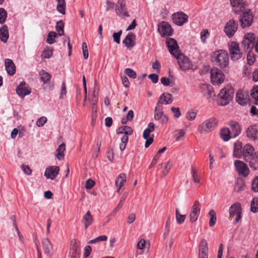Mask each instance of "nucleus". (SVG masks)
Returning a JSON list of instances; mask_svg holds the SVG:
<instances>
[{
  "mask_svg": "<svg viewBox=\"0 0 258 258\" xmlns=\"http://www.w3.org/2000/svg\"><path fill=\"white\" fill-rule=\"evenodd\" d=\"M212 58L217 65L222 68L226 67L229 63V55L226 50H219L215 51Z\"/></svg>",
  "mask_w": 258,
  "mask_h": 258,
  "instance_id": "f257e3e1",
  "label": "nucleus"
},
{
  "mask_svg": "<svg viewBox=\"0 0 258 258\" xmlns=\"http://www.w3.org/2000/svg\"><path fill=\"white\" fill-rule=\"evenodd\" d=\"M234 95V89L231 86H226L222 89L218 94V96L221 99L220 104L226 105L232 100Z\"/></svg>",
  "mask_w": 258,
  "mask_h": 258,
  "instance_id": "f03ea898",
  "label": "nucleus"
},
{
  "mask_svg": "<svg viewBox=\"0 0 258 258\" xmlns=\"http://www.w3.org/2000/svg\"><path fill=\"white\" fill-rule=\"evenodd\" d=\"M217 124V119L215 117H211L201 123L198 131L201 133H209L215 129Z\"/></svg>",
  "mask_w": 258,
  "mask_h": 258,
  "instance_id": "7ed1b4c3",
  "label": "nucleus"
},
{
  "mask_svg": "<svg viewBox=\"0 0 258 258\" xmlns=\"http://www.w3.org/2000/svg\"><path fill=\"white\" fill-rule=\"evenodd\" d=\"M241 44L245 50L255 47V51L258 52V38L255 43V37L252 33H247L245 35Z\"/></svg>",
  "mask_w": 258,
  "mask_h": 258,
  "instance_id": "20e7f679",
  "label": "nucleus"
},
{
  "mask_svg": "<svg viewBox=\"0 0 258 258\" xmlns=\"http://www.w3.org/2000/svg\"><path fill=\"white\" fill-rule=\"evenodd\" d=\"M211 80L213 85L221 84L225 80V76L222 71L217 68L211 71Z\"/></svg>",
  "mask_w": 258,
  "mask_h": 258,
  "instance_id": "39448f33",
  "label": "nucleus"
},
{
  "mask_svg": "<svg viewBox=\"0 0 258 258\" xmlns=\"http://www.w3.org/2000/svg\"><path fill=\"white\" fill-rule=\"evenodd\" d=\"M174 57L177 59L178 64L182 71L185 72L192 69V64L187 57L180 53Z\"/></svg>",
  "mask_w": 258,
  "mask_h": 258,
  "instance_id": "423d86ee",
  "label": "nucleus"
},
{
  "mask_svg": "<svg viewBox=\"0 0 258 258\" xmlns=\"http://www.w3.org/2000/svg\"><path fill=\"white\" fill-rule=\"evenodd\" d=\"M229 49L231 58L233 61H236L242 57L243 53L241 52L237 43L232 42L229 44Z\"/></svg>",
  "mask_w": 258,
  "mask_h": 258,
  "instance_id": "0eeeda50",
  "label": "nucleus"
},
{
  "mask_svg": "<svg viewBox=\"0 0 258 258\" xmlns=\"http://www.w3.org/2000/svg\"><path fill=\"white\" fill-rule=\"evenodd\" d=\"M238 22L233 19L229 20L224 27V32L229 38L232 37L238 29Z\"/></svg>",
  "mask_w": 258,
  "mask_h": 258,
  "instance_id": "6e6552de",
  "label": "nucleus"
},
{
  "mask_svg": "<svg viewBox=\"0 0 258 258\" xmlns=\"http://www.w3.org/2000/svg\"><path fill=\"white\" fill-rule=\"evenodd\" d=\"M242 208L239 203H236L231 205L229 209V215L230 218H233L236 216L235 223H237L241 218Z\"/></svg>",
  "mask_w": 258,
  "mask_h": 258,
  "instance_id": "1a4fd4ad",
  "label": "nucleus"
},
{
  "mask_svg": "<svg viewBox=\"0 0 258 258\" xmlns=\"http://www.w3.org/2000/svg\"><path fill=\"white\" fill-rule=\"evenodd\" d=\"M116 14L121 17H129L127 10L126 2L124 0H118L115 6Z\"/></svg>",
  "mask_w": 258,
  "mask_h": 258,
  "instance_id": "9d476101",
  "label": "nucleus"
},
{
  "mask_svg": "<svg viewBox=\"0 0 258 258\" xmlns=\"http://www.w3.org/2000/svg\"><path fill=\"white\" fill-rule=\"evenodd\" d=\"M253 16L250 10L243 12L240 17V22L242 28L250 26L252 23Z\"/></svg>",
  "mask_w": 258,
  "mask_h": 258,
  "instance_id": "9b49d317",
  "label": "nucleus"
},
{
  "mask_svg": "<svg viewBox=\"0 0 258 258\" xmlns=\"http://www.w3.org/2000/svg\"><path fill=\"white\" fill-rule=\"evenodd\" d=\"M200 212L201 205L200 202L198 200H196L195 201L190 212L189 218L190 222H195L198 220Z\"/></svg>",
  "mask_w": 258,
  "mask_h": 258,
  "instance_id": "f8f14e48",
  "label": "nucleus"
},
{
  "mask_svg": "<svg viewBox=\"0 0 258 258\" xmlns=\"http://www.w3.org/2000/svg\"><path fill=\"white\" fill-rule=\"evenodd\" d=\"M80 245V242L77 239H74L72 240L69 251L70 258H79Z\"/></svg>",
  "mask_w": 258,
  "mask_h": 258,
  "instance_id": "ddd939ff",
  "label": "nucleus"
},
{
  "mask_svg": "<svg viewBox=\"0 0 258 258\" xmlns=\"http://www.w3.org/2000/svg\"><path fill=\"white\" fill-rule=\"evenodd\" d=\"M234 165L236 171L239 175L243 177H246L248 175L249 172V168L243 162L240 160H236L234 162Z\"/></svg>",
  "mask_w": 258,
  "mask_h": 258,
  "instance_id": "4468645a",
  "label": "nucleus"
},
{
  "mask_svg": "<svg viewBox=\"0 0 258 258\" xmlns=\"http://www.w3.org/2000/svg\"><path fill=\"white\" fill-rule=\"evenodd\" d=\"M166 43L169 51L172 55L175 56L179 54V47L176 41L174 39L172 38L168 39Z\"/></svg>",
  "mask_w": 258,
  "mask_h": 258,
  "instance_id": "2eb2a0df",
  "label": "nucleus"
},
{
  "mask_svg": "<svg viewBox=\"0 0 258 258\" xmlns=\"http://www.w3.org/2000/svg\"><path fill=\"white\" fill-rule=\"evenodd\" d=\"M158 31L163 37H166L172 35L173 30L171 26L166 22H162L158 28Z\"/></svg>",
  "mask_w": 258,
  "mask_h": 258,
  "instance_id": "dca6fc26",
  "label": "nucleus"
},
{
  "mask_svg": "<svg viewBox=\"0 0 258 258\" xmlns=\"http://www.w3.org/2000/svg\"><path fill=\"white\" fill-rule=\"evenodd\" d=\"M172 17L173 22L178 26L183 25L188 18V16L182 12L174 14Z\"/></svg>",
  "mask_w": 258,
  "mask_h": 258,
  "instance_id": "f3484780",
  "label": "nucleus"
},
{
  "mask_svg": "<svg viewBox=\"0 0 258 258\" xmlns=\"http://www.w3.org/2000/svg\"><path fill=\"white\" fill-rule=\"evenodd\" d=\"M59 171L58 166H52L47 167L45 171L44 176L47 178L54 179L58 175Z\"/></svg>",
  "mask_w": 258,
  "mask_h": 258,
  "instance_id": "a211bd4d",
  "label": "nucleus"
},
{
  "mask_svg": "<svg viewBox=\"0 0 258 258\" xmlns=\"http://www.w3.org/2000/svg\"><path fill=\"white\" fill-rule=\"evenodd\" d=\"M236 100L239 104L245 105L249 102V96L246 92L240 90L236 93Z\"/></svg>",
  "mask_w": 258,
  "mask_h": 258,
  "instance_id": "6ab92c4d",
  "label": "nucleus"
},
{
  "mask_svg": "<svg viewBox=\"0 0 258 258\" xmlns=\"http://www.w3.org/2000/svg\"><path fill=\"white\" fill-rule=\"evenodd\" d=\"M208 243L205 239H202L200 242L199 249V258H208Z\"/></svg>",
  "mask_w": 258,
  "mask_h": 258,
  "instance_id": "aec40b11",
  "label": "nucleus"
},
{
  "mask_svg": "<svg viewBox=\"0 0 258 258\" xmlns=\"http://www.w3.org/2000/svg\"><path fill=\"white\" fill-rule=\"evenodd\" d=\"M230 2L235 13L238 14L244 9L245 3L243 0H230Z\"/></svg>",
  "mask_w": 258,
  "mask_h": 258,
  "instance_id": "412c9836",
  "label": "nucleus"
},
{
  "mask_svg": "<svg viewBox=\"0 0 258 258\" xmlns=\"http://www.w3.org/2000/svg\"><path fill=\"white\" fill-rule=\"evenodd\" d=\"M202 93L204 96H207L209 98H213L216 95L213 87L207 84H204L201 86Z\"/></svg>",
  "mask_w": 258,
  "mask_h": 258,
  "instance_id": "4be33fe9",
  "label": "nucleus"
},
{
  "mask_svg": "<svg viewBox=\"0 0 258 258\" xmlns=\"http://www.w3.org/2000/svg\"><path fill=\"white\" fill-rule=\"evenodd\" d=\"M16 91L18 95L22 97L31 93V91L28 88V85L25 82H22L18 86Z\"/></svg>",
  "mask_w": 258,
  "mask_h": 258,
  "instance_id": "5701e85b",
  "label": "nucleus"
},
{
  "mask_svg": "<svg viewBox=\"0 0 258 258\" xmlns=\"http://www.w3.org/2000/svg\"><path fill=\"white\" fill-rule=\"evenodd\" d=\"M6 70L10 76H13L16 73V66L13 60L7 58L5 60Z\"/></svg>",
  "mask_w": 258,
  "mask_h": 258,
  "instance_id": "b1692460",
  "label": "nucleus"
},
{
  "mask_svg": "<svg viewBox=\"0 0 258 258\" xmlns=\"http://www.w3.org/2000/svg\"><path fill=\"white\" fill-rule=\"evenodd\" d=\"M254 148L249 144L245 145L242 149V156L245 161H248L254 155Z\"/></svg>",
  "mask_w": 258,
  "mask_h": 258,
  "instance_id": "393cba45",
  "label": "nucleus"
},
{
  "mask_svg": "<svg viewBox=\"0 0 258 258\" xmlns=\"http://www.w3.org/2000/svg\"><path fill=\"white\" fill-rule=\"evenodd\" d=\"M40 80L43 82V86L44 89L46 87H44L45 84H48L51 79V75L44 70H41L39 73Z\"/></svg>",
  "mask_w": 258,
  "mask_h": 258,
  "instance_id": "a878e982",
  "label": "nucleus"
},
{
  "mask_svg": "<svg viewBox=\"0 0 258 258\" xmlns=\"http://www.w3.org/2000/svg\"><path fill=\"white\" fill-rule=\"evenodd\" d=\"M135 35L133 33H130L126 36L125 39L123 40L122 43L124 44L128 48H132L135 45Z\"/></svg>",
  "mask_w": 258,
  "mask_h": 258,
  "instance_id": "bb28decb",
  "label": "nucleus"
},
{
  "mask_svg": "<svg viewBox=\"0 0 258 258\" xmlns=\"http://www.w3.org/2000/svg\"><path fill=\"white\" fill-rule=\"evenodd\" d=\"M247 137L255 139L258 137V126L256 125H252L249 126L246 130Z\"/></svg>",
  "mask_w": 258,
  "mask_h": 258,
  "instance_id": "cd10ccee",
  "label": "nucleus"
},
{
  "mask_svg": "<svg viewBox=\"0 0 258 258\" xmlns=\"http://www.w3.org/2000/svg\"><path fill=\"white\" fill-rule=\"evenodd\" d=\"M230 126L232 137L235 138L240 134L241 129L238 123L235 121H231L230 123Z\"/></svg>",
  "mask_w": 258,
  "mask_h": 258,
  "instance_id": "c85d7f7f",
  "label": "nucleus"
},
{
  "mask_svg": "<svg viewBox=\"0 0 258 258\" xmlns=\"http://www.w3.org/2000/svg\"><path fill=\"white\" fill-rule=\"evenodd\" d=\"M126 181V175L125 173H122L119 175L117 178L115 180V184L117 187V191L119 192V190L121 187L123 185Z\"/></svg>",
  "mask_w": 258,
  "mask_h": 258,
  "instance_id": "c756f323",
  "label": "nucleus"
},
{
  "mask_svg": "<svg viewBox=\"0 0 258 258\" xmlns=\"http://www.w3.org/2000/svg\"><path fill=\"white\" fill-rule=\"evenodd\" d=\"M9 37V30L7 26L3 25L0 28V40L6 43Z\"/></svg>",
  "mask_w": 258,
  "mask_h": 258,
  "instance_id": "7c9ffc66",
  "label": "nucleus"
},
{
  "mask_svg": "<svg viewBox=\"0 0 258 258\" xmlns=\"http://www.w3.org/2000/svg\"><path fill=\"white\" fill-rule=\"evenodd\" d=\"M242 144L240 142H237L234 146L233 156L237 158H240L242 156Z\"/></svg>",
  "mask_w": 258,
  "mask_h": 258,
  "instance_id": "2f4dec72",
  "label": "nucleus"
},
{
  "mask_svg": "<svg viewBox=\"0 0 258 258\" xmlns=\"http://www.w3.org/2000/svg\"><path fill=\"white\" fill-rule=\"evenodd\" d=\"M172 166V164L171 162L168 161L164 163H162L159 164L158 166V169H160L162 167H164V170L162 172L161 177H164L168 173L169 171L170 170L171 167Z\"/></svg>",
  "mask_w": 258,
  "mask_h": 258,
  "instance_id": "473e14b6",
  "label": "nucleus"
},
{
  "mask_svg": "<svg viewBox=\"0 0 258 258\" xmlns=\"http://www.w3.org/2000/svg\"><path fill=\"white\" fill-rule=\"evenodd\" d=\"M158 101L164 104H169L172 102V96L169 93H163L160 96Z\"/></svg>",
  "mask_w": 258,
  "mask_h": 258,
  "instance_id": "72a5a7b5",
  "label": "nucleus"
},
{
  "mask_svg": "<svg viewBox=\"0 0 258 258\" xmlns=\"http://www.w3.org/2000/svg\"><path fill=\"white\" fill-rule=\"evenodd\" d=\"M154 118L161 123H166L168 121V117L164 114L163 112L154 111Z\"/></svg>",
  "mask_w": 258,
  "mask_h": 258,
  "instance_id": "f704fd0d",
  "label": "nucleus"
},
{
  "mask_svg": "<svg viewBox=\"0 0 258 258\" xmlns=\"http://www.w3.org/2000/svg\"><path fill=\"white\" fill-rule=\"evenodd\" d=\"M93 218L91 214L90 211H88L83 216L82 222L84 224L85 228L87 229L92 224Z\"/></svg>",
  "mask_w": 258,
  "mask_h": 258,
  "instance_id": "c9c22d12",
  "label": "nucleus"
},
{
  "mask_svg": "<svg viewBox=\"0 0 258 258\" xmlns=\"http://www.w3.org/2000/svg\"><path fill=\"white\" fill-rule=\"evenodd\" d=\"M66 150V145L64 143L61 144L56 151L55 156L59 160H61L64 158V152Z\"/></svg>",
  "mask_w": 258,
  "mask_h": 258,
  "instance_id": "e433bc0d",
  "label": "nucleus"
},
{
  "mask_svg": "<svg viewBox=\"0 0 258 258\" xmlns=\"http://www.w3.org/2000/svg\"><path fill=\"white\" fill-rule=\"evenodd\" d=\"M248 161H249V164L251 168L255 170L258 168V153H254Z\"/></svg>",
  "mask_w": 258,
  "mask_h": 258,
  "instance_id": "4c0bfd02",
  "label": "nucleus"
},
{
  "mask_svg": "<svg viewBox=\"0 0 258 258\" xmlns=\"http://www.w3.org/2000/svg\"><path fill=\"white\" fill-rule=\"evenodd\" d=\"M42 245L45 253H49L52 249V244L48 238L43 239Z\"/></svg>",
  "mask_w": 258,
  "mask_h": 258,
  "instance_id": "58836bf2",
  "label": "nucleus"
},
{
  "mask_svg": "<svg viewBox=\"0 0 258 258\" xmlns=\"http://www.w3.org/2000/svg\"><path fill=\"white\" fill-rule=\"evenodd\" d=\"M230 135H231V132L227 128L222 129L220 133L221 137L224 141H227L229 140L231 137Z\"/></svg>",
  "mask_w": 258,
  "mask_h": 258,
  "instance_id": "ea45409f",
  "label": "nucleus"
},
{
  "mask_svg": "<svg viewBox=\"0 0 258 258\" xmlns=\"http://www.w3.org/2000/svg\"><path fill=\"white\" fill-rule=\"evenodd\" d=\"M57 2L56 9L57 11L64 15L66 13V2L65 0H59Z\"/></svg>",
  "mask_w": 258,
  "mask_h": 258,
  "instance_id": "a19ab883",
  "label": "nucleus"
},
{
  "mask_svg": "<svg viewBox=\"0 0 258 258\" xmlns=\"http://www.w3.org/2000/svg\"><path fill=\"white\" fill-rule=\"evenodd\" d=\"M176 219L177 223L179 224H182L186 218V215H182L180 213L178 208H177L175 211Z\"/></svg>",
  "mask_w": 258,
  "mask_h": 258,
  "instance_id": "79ce46f5",
  "label": "nucleus"
},
{
  "mask_svg": "<svg viewBox=\"0 0 258 258\" xmlns=\"http://www.w3.org/2000/svg\"><path fill=\"white\" fill-rule=\"evenodd\" d=\"M127 192H125L121 196V197L120 198V199L119 203L118 205L114 209V211H113V212L111 214L112 215L115 214V213L117 211H118L119 210V209L122 207L123 203L124 202V201L125 200V199H126V198L127 197Z\"/></svg>",
  "mask_w": 258,
  "mask_h": 258,
  "instance_id": "37998d69",
  "label": "nucleus"
},
{
  "mask_svg": "<svg viewBox=\"0 0 258 258\" xmlns=\"http://www.w3.org/2000/svg\"><path fill=\"white\" fill-rule=\"evenodd\" d=\"M209 216L210 217V219L209 221V225L210 227H213L215 225L217 218L216 216V212L214 210H211L209 213Z\"/></svg>",
  "mask_w": 258,
  "mask_h": 258,
  "instance_id": "c03bdc74",
  "label": "nucleus"
},
{
  "mask_svg": "<svg viewBox=\"0 0 258 258\" xmlns=\"http://www.w3.org/2000/svg\"><path fill=\"white\" fill-rule=\"evenodd\" d=\"M64 24L63 22L60 20L57 22L56 25V29L58 32L59 36L63 35L64 34Z\"/></svg>",
  "mask_w": 258,
  "mask_h": 258,
  "instance_id": "a18cd8bd",
  "label": "nucleus"
},
{
  "mask_svg": "<svg viewBox=\"0 0 258 258\" xmlns=\"http://www.w3.org/2000/svg\"><path fill=\"white\" fill-rule=\"evenodd\" d=\"M52 49H50L48 47H46L42 52L41 54L42 58H49L52 55Z\"/></svg>",
  "mask_w": 258,
  "mask_h": 258,
  "instance_id": "49530a36",
  "label": "nucleus"
},
{
  "mask_svg": "<svg viewBox=\"0 0 258 258\" xmlns=\"http://www.w3.org/2000/svg\"><path fill=\"white\" fill-rule=\"evenodd\" d=\"M201 41L203 43H206L207 42V39L210 36V33L209 32L208 30L204 29L200 33Z\"/></svg>",
  "mask_w": 258,
  "mask_h": 258,
  "instance_id": "de8ad7c7",
  "label": "nucleus"
},
{
  "mask_svg": "<svg viewBox=\"0 0 258 258\" xmlns=\"http://www.w3.org/2000/svg\"><path fill=\"white\" fill-rule=\"evenodd\" d=\"M251 211L253 213L258 212V198H254L252 199L251 203Z\"/></svg>",
  "mask_w": 258,
  "mask_h": 258,
  "instance_id": "09e8293b",
  "label": "nucleus"
},
{
  "mask_svg": "<svg viewBox=\"0 0 258 258\" xmlns=\"http://www.w3.org/2000/svg\"><path fill=\"white\" fill-rule=\"evenodd\" d=\"M252 98L254 100V104L258 105V86L254 87L251 93Z\"/></svg>",
  "mask_w": 258,
  "mask_h": 258,
  "instance_id": "8fccbe9b",
  "label": "nucleus"
},
{
  "mask_svg": "<svg viewBox=\"0 0 258 258\" xmlns=\"http://www.w3.org/2000/svg\"><path fill=\"white\" fill-rule=\"evenodd\" d=\"M7 17V12L3 8H0V24H4Z\"/></svg>",
  "mask_w": 258,
  "mask_h": 258,
  "instance_id": "3c124183",
  "label": "nucleus"
},
{
  "mask_svg": "<svg viewBox=\"0 0 258 258\" xmlns=\"http://www.w3.org/2000/svg\"><path fill=\"white\" fill-rule=\"evenodd\" d=\"M56 37V33L55 32H50L48 33L47 37L46 42L49 44H52L54 43V38Z\"/></svg>",
  "mask_w": 258,
  "mask_h": 258,
  "instance_id": "603ef678",
  "label": "nucleus"
},
{
  "mask_svg": "<svg viewBox=\"0 0 258 258\" xmlns=\"http://www.w3.org/2000/svg\"><path fill=\"white\" fill-rule=\"evenodd\" d=\"M185 135V132L183 130H176L174 132V136L176 141H179Z\"/></svg>",
  "mask_w": 258,
  "mask_h": 258,
  "instance_id": "864d4df0",
  "label": "nucleus"
},
{
  "mask_svg": "<svg viewBox=\"0 0 258 258\" xmlns=\"http://www.w3.org/2000/svg\"><path fill=\"white\" fill-rule=\"evenodd\" d=\"M107 239H108V237L107 236L101 235V236H100L94 239L91 240L90 241H89V243L92 244V243H97L98 242L101 241H106L107 240Z\"/></svg>",
  "mask_w": 258,
  "mask_h": 258,
  "instance_id": "5fc2aeb1",
  "label": "nucleus"
},
{
  "mask_svg": "<svg viewBox=\"0 0 258 258\" xmlns=\"http://www.w3.org/2000/svg\"><path fill=\"white\" fill-rule=\"evenodd\" d=\"M124 72L128 77L135 79L137 77L136 73L132 69L127 68L125 69Z\"/></svg>",
  "mask_w": 258,
  "mask_h": 258,
  "instance_id": "6e6d98bb",
  "label": "nucleus"
},
{
  "mask_svg": "<svg viewBox=\"0 0 258 258\" xmlns=\"http://www.w3.org/2000/svg\"><path fill=\"white\" fill-rule=\"evenodd\" d=\"M92 117V119H95L97 115V104H91Z\"/></svg>",
  "mask_w": 258,
  "mask_h": 258,
  "instance_id": "4d7b16f0",
  "label": "nucleus"
},
{
  "mask_svg": "<svg viewBox=\"0 0 258 258\" xmlns=\"http://www.w3.org/2000/svg\"><path fill=\"white\" fill-rule=\"evenodd\" d=\"M82 50L83 53V56L85 59H87L89 56L88 50L87 45L86 42L82 43Z\"/></svg>",
  "mask_w": 258,
  "mask_h": 258,
  "instance_id": "13d9d810",
  "label": "nucleus"
},
{
  "mask_svg": "<svg viewBox=\"0 0 258 258\" xmlns=\"http://www.w3.org/2000/svg\"><path fill=\"white\" fill-rule=\"evenodd\" d=\"M122 31L120 30L118 32L114 33L112 35L114 41L117 44L120 43V37Z\"/></svg>",
  "mask_w": 258,
  "mask_h": 258,
  "instance_id": "bf43d9fd",
  "label": "nucleus"
},
{
  "mask_svg": "<svg viewBox=\"0 0 258 258\" xmlns=\"http://www.w3.org/2000/svg\"><path fill=\"white\" fill-rule=\"evenodd\" d=\"M47 118L46 117L42 116L39 118L37 121H36V125L38 127H41L44 125V124L46 122Z\"/></svg>",
  "mask_w": 258,
  "mask_h": 258,
  "instance_id": "052dcab7",
  "label": "nucleus"
},
{
  "mask_svg": "<svg viewBox=\"0 0 258 258\" xmlns=\"http://www.w3.org/2000/svg\"><path fill=\"white\" fill-rule=\"evenodd\" d=\"M197 116V113L192 111H188L186 113V118L189 120L195 119Z\"/></svg>",
  "mask_w": 258,
  "mask_h": 258,
  "instance_id": "680f3d73",
  "label": "nucleus"
},
{
  "mask_svg": "<svg viewBox=\"0 0 258 258\" xmlns=\"http://www.w3.org/2000/svg\"><path fill=\"white\" fill-rule=\"evenodd\" d=\"M251 189L255 192H258V176L253 180L251 184Z\"/></svg>",
  "mask_w": 258,
  "mask_h": 258,
  "instance_id": "e2e57ef3",
  "label": "nucleus"
},
{
  "mask_svg": "<svg viewBox=\"0 0 258 258\" xmlns=\"http://www.w3.org/2000/svg\"><path fill=\"white\" fill-rule=\"evenodd\" d=\"M191 173L194 182L195 183H199L200 181L199 176L197 174L196 169L194 167L191 168Z\"/></svg>",
  "mask_w": 258,
  "mask_h": 258,
  "instance_id": "0e129e2a",
  "label": "nucleus"
},
{
  "mask_svg": "<svg viewBox=\"0 0 258 258\" xmlns=\"http://www.w3.org/2000/svg\"><path fill=\"white\" fill-rule=\"evenodd\" d=\"M171 109L172 112L174 113V116L175 117L178 118L180 116L181 112L179 108L173 107Z\"/></svg>",
  "mask_w": 258,
  "mask_h": 258,
  "instance_id": "69168bd1",
  "label": "nucleus"
},
{
  "mask_svg": "<svg viewBox=\"0 0 258 258\" xmlns=\"http://www.w3.org/2000/svg\"><path fill=\"white\" fill-rule=\"evenodd\" d=\"M95 185V182L91 179H89L86 182L85 187L86 189H91Z\"/></svg>",
  "mask_w": 258,
  "mask_h": 258,
  "instance_id": "338daca9",
  "label": "nucleus"
},
{
  "mask_svg": "<svg viewBox=\"0 0 258 258\" xmlns=\"http://www.w3.org/2000/svg\"><path fill=\"white\" fill-rule=\"evenodd\" d=\"M22 168L23 171L27 175H31L32 173V170L30 169V167L28 165H22Z\"/></svg>",
  "mask_w": 258,
  "mask_h": 258,
  "instance_id": "774afa93",
  "label": "nucleus"
}]
</instances>
